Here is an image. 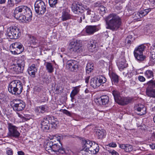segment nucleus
<instances>
[{
	"label": "nucleus",
	"mask_w": 155,
	"mask_h": 155,
	"mask_svg": "<svg viewBox=\"0 0 155 155\" xmlns=\"http://www.w3.org/2000/svg\"><path fill=\"white\" fill-rule=\"evenodd\" d=\"M15 18L25 21H30L31 20L32 13L30 8L24 5L16 7L14 12Z\"/></svg>",
	"instance_id": "nucleus-1"
},
{
	"label": "nucleus",
	"mask_w": 155,
	"mask_h": 155,
	"mask_svg": "<svg viewBox=\"0 0 155 155\" xmlns=\"http://www.w3.org/2000/svg\"><path fill=\"white\" fill-rule=\"evenodd\" d=\"M106 28L114 31L117 30L120 26L121 20L120 18L114 14H110L105 19Z\"/></svg>",
	"instance_id": "nucleus-2"
},
{
	"label": "nucleus",
	"mask_w": 155,
	"mask_h": 155,
	"mask_svg": "<svg viewBox=\"0 0 155 155\" xmlns=\"http://www.w3.org/2000/svg\"><path fill=\"white\" fill-rule=\"evenodd\" d=\"M22 90L23 84L19 80L13 81L9 84L8 91L13 94L18 95L21 93Z\"/></svg>",
	"instance_id": "nucleus-3"
},
{
	"label": "nucleus",
	"mask_w": 155,
	"mask_h": 155,
	"mask_svg": "<svg viewBox=\"0 0 155 155\" xmlns=\"http://www.w3.org/2000/svg\"><path fill=\"white\" fill-rule=\"evenodd\" d=\"M70 51L74 53H79L83 51V46L80 41L74 40L71 41L69 45Z\"/></svg>",
	"instance_id": "nucleus-4"
},
{
	"label": "nucleus",
	"mask_w": 155,
	"mask_h": 155,
	"mask_svg": "<svg viewBox=\"0 0 155 155\" xmlns=\"http://www.w3.org/2000/svg\"><path fill=\"white\" fill-rule=\"evenodd\" d=\"M146 46L143 45H141L136 48L134 52V57L139 62H142L145 60L146 56L143 54Z\"/></svg>",
	"instance_id": "nucleus-5"
},
{
	"label": "nucleus",
	"mask_w": 155,
	"mask_h": 155,
	"mask_svg": "<svg viewBox=\"0 0 155 155\" xmlns=\"http://www.w3.org/2000/svg\"><path fill=\"white\" fill-rule=\"evenodd\" d=\"M6 35L11 39H16L21 35L20 30L16 26H11L7 29Z\"/></svg>",
	"instance_id": "nucleus-6"
},
{
	"label": "nucleus",
	"mask_w": 155,
	"mask_h": 155,
	"mask_svg": "<svg viewBox=\"0 0 155 155\" xmlns=\"http://www.w3.org/2000/svg\"><path fill=\"white\" fill-rule=\"evenodd\" d=\"M34 6L35 11L38 15H43L46 11V6L41 0L36 1L35 3Z\"/></svg>",
	"instance_id": "nucleus-7"
},
{
	"label": "nucleus",
	"mask_w": 155,
	"mask_h": 155,
	"mask_svg": "<svg viewBox=\"0 0 155 155\" xmlns=\"http://www.w3.org/2000/svg\"><path fill=\"white\" fill-rule=\"evenodd\" d=\"M10 105L14 111H19L22 110L25 107V104L21 100H13L10 103Z\"/></svg>",
	"instance_id": "nucleus-8"
},
{
	"label": "nucleus",
	"mask_w": 155,
	"mask_h": 155,
	"mask_svg": "<svg viewBox=\"0 0 155 155\" xmlns=\"http://www.w3.org/2000/svg\"><path fill=\"white\" fill-rule=\"evenodd\" d=\"M107 81L106 78L103 76H99L91 78V86L95 88L99 87L102 83H105Z\"/></svg>",
	"instance_id": "nucleus-9"
},
{
	"label": "nucleus",
	"mask_w": 155,
	"mask_h": 155,
	"mask_svg": "<svg viewBox=\"0 0 155 155\" xmlns=\"http://www.w3.org/2000/svg\"><path fill=\"white\" fill-rule=\"evenodd\" d=\"M147 84L146 92L147 95L149 97L155 98V81L150 80Z\"/></svg>",
	"instance_id": "nucleus-10"
},
{
	"label": "nucleus",
	"mask_w": 155,
	"mask_h": 155,
	"mask_svg": "<svg viewBox=\"0 0 155 155\" xmlns=\"http://www.w3.org/2000/svg\"><path fill=\"white\" fill-rule=\"evenodd\" d=\"M17 63L16 65H15L12 68V71L14 73L16 74L23 73L25 66L24 61L19 59L17 61Z\"/></svg>",
	"instance_id": "nucleus-11"
},
{
	"label": "nucleus",
	"mask_w": 155,
	"mask_h": 155,
	"mask_svg": "<svg viewBox=\"0 0 155 155\" xmlns=\"http://www.w3.org/2000/svg\"><path fill=\"white\" fill-rule=\"evenodd\" d=\"M8 128L9 131L8 135L9 137L18 138L19 137L20 134L17 130V127L14 126L12 124H9Z\"/></svg>",
	"instance_id": "nucleus-12"
},
{
	"label": "nucleus",
	"mask_w": 155,
	"mask_h": 155,
	"mask_svg": "<svg viewBox=\"0 0 155 155\" xmlns=\"http://www.w3.org/2000/svg\"><path fill=\"white\" fill-rule=\"evenodd\" d=\"M57 143H53L52 147V152L54 151L57 154H64L66 153V151L64 148L62 147V145L60 143L59 140H57Z\"/></svg>",
	"instance_id": "nucleus-13"
},
{
	"label": "nucleus",
	"mask_w": 155,
	"mask_h": 155,
	"mask_svg": "<svg viewBox=\"0 0 155 155\" xmlns=\"http://www.w3.org/2000/svg\"><path fill=\"white\" fill-rule=\"evenodd\" d=\"M66 67L68 70L72 71H77L79 66L78 62L74 60H69L68 61L66 64Z\"/></svg>",
	"instance_id": "nucleus-14"
},
{
	"label": "nucleus",
	"mask_w": 155,
	"mask_h": 155,
	"mask_svg": "<svg viewBox=\"0 0 155 155\" xmlns=\"http://www.w3.org/2000/svg\"><path fill=\"white\" fill-rule=\"evenodd\" d=\"M81 3H73L71 6L72 11L76 14H82L84 12L85 8Z\"/></svg>",
	"instance_id": "nucleus-15"
},
{
	"label": "nucleus",
	"mask_w": 155,
	"mask_h": 155,
	"mask_svg": "<svg viewBox=\"0 0 155 155\" xmlns=\"http://www.w3.org/2000/svg\"><path fill=\"white\" fill-rule=\"evenodd\" d=\"M95 102L98 105H106L109 102V97L107 95L101 96L100 97L97 98L94 100Z\"/></svg>",
	"instance_id": "nucleus-16"
},
{
	"label": "nucleus",
	"mask_w": 155,
	"mask_h": 155,
	"mask_svg": "<svg viewBox=\"0 0 155 155\" xmlns=\"http://www.w3.org/2000/svg\"><path fill=\"white\" fill-rule=\"evenodd\" d=\"M135 110H136L138 113H137L138 115L142 116L145 114L146 113V108L144 105L141 104H139L136 105L134 107Z\"/></svg>",
	"instance_id": "nucleus-17"
},
{
	"label": "nucleus",
	"mask_w": 155,
	"mask_h": 155,
	"mask_svg": "<svg viewBox=\"0 0 155 155\" xmlns=\"http://www.w3.org/2000/svg\"><path fill=\"white\" fill-rule=\"evenodd\" d=\"M47 116L49 123L51 125V127L53 129L56 128L59 124L58 119L51 115H48Z\"/></svg>",
	"instance_id": "nucleus-18"
},
{
	"label": "nucleus",
	"mask_w": 155,
	"mask_h": 155,
	"mask_svg": "<svg viewBox=\"0 0 155 155\" xmlns=\"http://www.w3.org/2000/svg\"><path fill=\"white\" fill-rule=\"evenodd\" d=\"M120 100L117 103L119 105H124L133 102L134 100V98L130 97H121Z\"/></svg>",
	"instance_id": "nucleus-19"
},
{
	"label": "nucleus",
	"mask_w": 155,
	"mask_h": 155,
	"mask_svg": "<svg viewBox=\"0 0 155 155\" xmlns=\"http://www.w3.org/2000/svg\"><path fill=\"white\" fill-rule=\"evenodd\" d=\"M99 29L97 26H87L85 28L86 32L88 35L93 34L95 32L98 31Z\"/></svg>",
	"instance_id": "nucleus-20"
},
{
	"label": "nucleus",
	"mask_w": 155,
	"mask_h": 155,
	"mask_svg": "<svg viewBox=\"0 0 155 155\" xmlns=\"http://www.w3.org/2000/svg\"><path fill=\"white\" fill-rule=\"evenodd\" d=\"M47 107L45 105H43L37 107L35 108V111L37 114H43L47 110Z\"/></svg>",
	"instance_id": "nucleus-21"
},
{
	"label": "nucleus",
	"mask_w": 155,
	"mask_h": 155,
	"mask_svg": "<svg viewBox=\"0 0 155 155\" xmlns=\"http://www.w3.org/2000/svg\"><path fill=\"white\" fill-rule=\"evenodd\" d=\"M87 10V14L90 15V17L92 18V20L96 21L98 20V18L95 15L94 12L91 10L89 8L86 9Z\"/></svg>",
	"instance_id": "nucleus-22"
},
{
	"label": "nucleus",
	"mask_w": 155,
	"mask_h": 155,
	"mask_svg": "<svg viewBox=\"0 0 155 155\" xmlns=\"http://www.w3.org/2000/svg\"><path fill=\"white\" fill-rule=\"evenodd\" d=\"M93 142L88 140H83L82 141L83 147L86 150H89V149L92 147V145Z\"/></svg>",
	"instance_id": "nucleus-23"
},
{
	"label": "nucleus",
	"mask_w": 155,
	"mask_h": 155,
	"mask_svg": "<svg viewBox=\"0 0 155 155\" xmlns=\"http://www.w3.org/2000/svg\"><path fill=\"white\" fill-rule=\"evenodd\" d=\"M96 134L98 139H102L105 137L106 132L104 129H97L96 131Z\"/></svg>",
	"instance_id": "nucleus-24"
},
{
	"label": "nucleus",
	"mask_w": 155,
	"mask_h": 155,
	"mask_svg": "<svg viewBox=\"0 0 155 155\" xmlns=\"http://www.w3.org/2000/svg\"><path fill=\"white\" fill-rule=\"evenodd\" d=\"M99 150V147L98 145L95 142H93L92 147L89 149V151L91 154H96L97 153Z\"/></svg>",
	"instance_id": "nucleus-25"
},
{
	"label": "nucleus",
	"mask_w": 155,
	"mask_h": 155,
	"mask_svg": "<svg viewBox=\"0 0 155 155\" xmlns=\"http://www.w3.org/2000/svg\"><path fill=\"white\" fill-rule=\"evenodd\" d=\"M110 77L112 84L117 85L119 82V76L116 74L112 73L110 75Z\"/></svg>",
	"instance_id": "nucleus-26"
},
{
	"label": "nucleus",
	"mask_w": 155,
	"mask_h": 155,
	"mask_svg": "<svg viewBox=\"0 0 155 155\" xmlns=\"http://www.w3.org/2000/svg\"><path fill=\"white\" fill-rule=\"evenodd\" d=\"M118 67L120 71H122L124 69L128 66V64L126 63L124 59L120 61L117 63Z\"/></svg>",
	"instance_id": "nucleus-27"
},
{
	"label": "nucleus",
	"mask_w": 155,
	"mask_h": 155,
	"mask_svg": "<svg viewBox=\"0 0 155 155\" xmlns=\"http://www.w3.org/2000/svg\"><path fill=\"white\" fill-rule=\"evenodd\" d=\"M112 93L115 101L118 103L121 97L120 96L119 92L116 90H114L112 91Z\"/></svg>",
	"instance_id": "nucleus-28"
},
{
	"label": "nucleus",
	"mask_w": 155,
	"mask_h": 155,
	"mask_svg": "<svg viewBox=\"0 0 155 155\" xmlns=\"http://www.w3.org/2000/svg\"><path fill=\"white\" fill-rule=\"evenodd\" d=\"M61 18L62 21H65L70 19L71 16L68 12L64 10L62 12Z\"/></svg>",
	"instance_id": "nucleus-29"
},
{
	"label": "nucleus",
	"mask_w": 155,
	"mask_h": 155,
	"mask_svg": "<svg viewBox=\"0 0 155 155\" xmlns=\"http://www.w3.org/2000/svg\"><path fill=\"white\" fill-rule=\"evenodd\" d=\"M94 69V64L91 62H89L87 63L86 66V73L89 74Z\"/></svg>",
	"instance_id": "nucleus-30"
},
{
	"label": "nucleus",
	"mask_w": 155,
	"mask_h": 155,
	"mask_svg": "<svg viewBox=\"0 0 155 155\" xmlns=\"http://www.w3.org/2000/svg\"><path fill=\"white\" fill-rule=\"evenodd\" d=\"M54 142H53L52 140L51 141H48L45 146V148L46 150L48 151V152L50 153L52 152V147L53 145V143Z\"/></svg>",
	"instance_id": "nucleus-31"
},
{
	"label": "nucleus",
	"mask_w": 155,
	"mask_h": 155,
	"mask_svg": "<svg viewBox=\"0 0 155 155\" xmlns=\"http://www.w3.org/2000/svg\"><path fill=\"white\" fill-rule=\"evenodd\" d=\"M46 70L49 73H51L54 71V68L51 63L46 62L45 63Z\"/></svg>",
	"instance_id": "nucleus-32"
},
{
	"label": "nucleus",
	"mask_w": 155,
	"mask_h": 155,
	"mask_svg": "<svg viewBox=\"0 0 155 155\" xmlns=\"http://www.w3.org/2000/svg\"><path fill=\"white\" fill-rule=\"evenodd\" d=\"M14 50V52L17 54H19L22 52L24 50V47L22 44L20 43L19 46Z\"/></svg>",
	"instance_id": "nucleus-33"
},
{
	"label": "nucleus",
	"mask_w": 155,
	"mask_h": 155,
	"mask_svg": "<svg viewBox=\"0 0 155 155\" xmlns=\"http://www.w3.org/2000/svg\"><path fill=\"white\" fill-rule=\"evenodd\" d=\"M96 41L92 40L87 45L88 48L90 49H92L94 48H96Z\"/></svg>",
	"instance_id": "nucleus-34"
},
{
	"label": "nucleus",
	"mask_w": 155,
	"mask_h": 155,
	"mask_svg": "<svg viewBox=\"0 0 155 155\" xmlns=\"http://www.w3.org/2000/svg\"><path fill=\"white\" fill-rule=\"evenodd\" d=\"M150 11L151 9L150 8H148L139 11V12L141 15V17H142L147 15L148 13Z\"/></svg>",
	"instance_id": "nucleus-35"
},
{
	"label": "nucleus",
	"mask_w": 155,
	"mask_h": 155,
	"mask_svg": "<svg viewBox=\"0 0 155 155\" xmlns=\"http://www.w3.org/2000/svg\"><path fill=\"white\" fill-rule=\"evenodd\" d=\"M80 90L78 87H74L73 90L71 91L70 94V96L73 97L76 95L79 91Z\"/></svg>",
	"instance_id": "nucleus-36"
},
{
	"label": "nucleus",
	"mask_w": 155,
	"mask_h": 155,
	"mask_svg": "<svg viewBox=\"0 0 155 155\" xmlns=\"http://www.w3.org/2000/svg\"><path fill=\"white\" fill-rule=\"evenodd\" d=\"M89 151V150H86V149L84 148L81 150L78 154V155H89L91 153Z\"/></svg>",
	"instance_id": "nucleus-37"
},
{
	"label": "nucleus",
	"mask_w": 155,
	"mask_h": 155,
	"mask_svg": "<svg viewBox=\"0 0 155 155\" xmlns=\"http://www.w3.org/2000/svg\"><path fill=\"white\" fill-rule=\"evenodd\" d=\"M105 11V8L102 5L99 7L97 10V12L100 14L102 15L104 14L106 12Z\"/></svg>",
	"instance_id": "nucleus-38"
},
{
	"label": "nucleus",
	"mask_w": 155,
	"mask_h": 155,
	"mask_svg": "<svg viewBox=\"0 0 155 155\" xmlns=\"http://www.w3.org/2000/svg\"><path fill=\"white\" fill-rule=\"evenodd\" d=\"M145 75L147 78H150L153 77V73L152 71L147 70L145 72Z\"/></svg>",
	"instance_id": "nucleus-39"
},
{
	"label": "nucleus",
	"mask_w": 155,
	"mask_h": 155,
	"mask_svg": "<svg viewBox=\"0 0 155 155\" xmlns=\"http://www.w3.org/2000/svg\"><path fill=\"white\" fill-rule=\"evenodd\" d=\"M44 124L45 125H50L47 116L44 117L43 120L41 121V125Z\"/></svg>",
	"instance_id": "nucleus-40"
},
{
	"label": "nucleus",
	"mask_w": 155,
	"mask_h": 155,
	"mask_svg": "<svg viewBox=\"0 0 155 155\" xmlns=\"http://www.w3.org/2000/svg\"><path fill=\"white\" fill-rule=\"evenodd\" d=\"M132 10V8L130 6H128L126 7L125 11V12H127V11H128V12H129V13H128V15H129L133 14V12Z\"/></svg>",
	"instance_id": "nucleus-41"
},
{
	"label": "nucleus",
	"mask_w": 155,
	"mask_h": 155,
	"mask_svg": "<svg viewBox=\"0 0 155 155\" xmlns=\"http://www.w3.org/2000/svg\"><path fill=\"white\" fill-rule=\"evenodd\" d=\"M58 0H49V3L50 6L54 7L58 2Z\"/></svg>",
	"instance_id": "nucleus-42"
},
{
	"label": "nucleus",
	"mask_w": 155,
	"mask_h": 155,
	"mask_svg": "<svg viewBox=\"0 0 155 155\" xmlns=\"http://www.w3.org/2000/svg\"><path fill=\"white\" fill-rule=\"evenodd\" d=\"M50 125H41V129L45 132H47L50 128Z\"/></svg>",
	"instance_id": "nucleus-43"
},
{
	"label": "nucleus",
	"mask_w": 155,
	"mask_h": 155,
	"mask_svg": "<svg viewBox=\"0 0 155 155\" xmlns=\"http://www.w3.org/2000/svg\"><path fill=\"white\" fill-rule=\"evenodd\" d=\"M30 42L33 45L38 43V40L34 36L30 37Z\"/></svg>",
	"instance_id": "nucleus-44"
},
{
	"label": "nucleus",
	"mask_w": 155,
	"mask_h": 155,
	"mask_svg": "<svg viewBox=\"0 0 155 155\" xmlns=\"http://www.w3.org/2000/svg\"><path fill=\"white\" fill-rule=\"evenodd\" d=\"M37 69L35 71H28V74L32 78H35V73L37 72Z\"/></svg>",
	"instance_id": "nucleus-45"
},
{
	"label": "nucleus",
	"mask_w": 155,
	"mask_h": 155,
	"mask_svg": "<svg viewBox=\"0 0 155 155\" xmlns=\"http://www.w3.org/2000/svg\"><path fill=\"white\" fill-rule=\"evenodd\" d=\"M133 150V147L129 144H126L125 151L128 152L131 151Z\"/></svg>",
	"instance_id": "nucleus-46"
},
{
	"label": "nucleus",
	"mask_w": 155,
	"mask_h": 155,
	"mask_svg": "<svg viewBox=\"0 0 155 155\" xmlns=\"http://www.w3.org/2000/svg\"><path fill=\"white\" fill-rule=\"evenodd\" d=\"M133 15L134 16V18L135 19H139L140 18H142V17H141V15L140 14L139 11L137 12L134 13Z\"/></svg>",
	"instance_id": "nucleus-47"
},
{
	"label": "nucleus",
	"mask_w": 155,
	"mask_h": 155,
	"mask_svg": "<svg viewBox=\"0 0 155 155\" xmlns=\"http://www.w3.org/2000/svg\"><path fill=\"white\" fill-rule=\"evenodd\" d=\"M36 69H37V68L36 67L35 65L33 64L28 67L27 70V71H34Z\"/></svg>",
	"instance_id": "nucleus-48"
},
{
	"label": "nucleus",
	"mask_w": 155,
	"mask_h": 155,
	"mask_svg": "<svg viewBox=\"0 0 155 155\" xmlns=\"http://www.w3.org/2000/svg\"><path fill=\"white\" fill-rule=\"evenodd\" d=\"M150 60L153 63H155V52L152 54L150 55Z\"/></svg>",
	"instance_id": "nucleus-49"
},
{
	"label": "nucleus",
	"mask_w": 155,
	"mask_h": 155,
	"mask_svg": "<svg viewBox=\"0 0 155 155\" xmlns=\"http://www.w3.org/2000/svg\"><path fill=\"white\" fill-rule=\"evenodd\" d=\"M132 36L131 35H128L126 39V41H127V43L129 44H131L132 41Z\"/></svg>",
	"instance_id": "nucleus-50"
},
{
	"label": "nucleus",
	"mask_w": 155,
	"mask_h": 155,
	"mask_svg": "<svg viewBox=\"0 0 155 155\" xmlns=\"http://www.w3.org/2000/svg\"><path fill=\"white\" fill-rule=\"evenodd\" d=\"M6 153L8 155H12L13 151L10 148H8L6 150Z\"/></svg>",
	"instance_id": "nucleus-51"
},
{
	"label": "nucleus",
	"mask_w": 155,
	"mask_h": 155,
	"mask_svg": "<svg viewBox=\"0 0 155 155\" xmlns=\"http://www.w3.org/2000/svg\"><path fill=\"white\" fill-rule=\"evenodd\" d=\"M63 110V113H64V114L70 117L71 116V112H69L67 110L65 109H64Z\"/></svg>",
	"instance_id": "nucleus-52"
},
{
	"label": "nucleus",
	"mask_w": 155,
	"mask_h": 155,
	"mask_svg": "<svg viewBox=\"0 0 155 155\" xmlns=\"http://www.w3.org/2000/svg\"><path fill=\"white\" fill-rule=\"evenodd\" d=\"M20 44V43L19 42H16L12 44V48L13 49H15V48H17V47L19 46V45Z\"/></svg>",
	"instance_id": "nucleus-53"
},
{
	"label": "nucleus",
	"mask_w": 155,
	"mask_h": 155,
	"mask_svg": "<svg viewBox=\"0 0 155 155\" xmlns=\"http://www.w3.org/2000/svg\"><path fill=\"white\" fill-rule=\"evenodd\" d=\"M102 5V3L99 2H98L94 3V6L95 7H98L99 8Z\"/></svg>",
	"instance_id": "nucleus-54"
},
{
	"label": "nucleus",
	"mask_w": 155,
	"mask_h": 155,
	"mask_svg": "<svg viewBox=\"0 0 155 155\" xmlns=\"http://www.w3.org/2000/svg\"><path fill=\"white\" fill-rule=\"evenodd\" d=\"M138 80L140 81L143 82L145 80V78L143 76H140L138 77Z\"/></svg>",
	"instance_id": "nucleus-55"
},
{
	"label": "nucleus",
	"mask_w": 155,
	"mask_h": 155,
	"mask_svg": "<svg viewBox=\"0 0 155 155\" xmlns=\"http://www.w3.org/2000/svg\"><path fill=\"white\" fill-rule=\"evenodd\" d=\"M126 144H119V147L125 151Z\"/></svg>",
	"instance_id": "nucleus-56"
},
{
	"label": "nucleus",
	"mask_w": 155,
	"mask_h": 155,
	"mask_svg": "<svg viewBox=\"0 0 155 155\" xmlns=\"http://www.w3.org/2000/svg\"><path fill=\"white\" fill-rule=\"evenodd\" d=\"M110 153L112 155H119L118 153L114 150H113L110 152Z\"/></svg>",
	"instance_id": "nucleus-57"
},
{
	"label": "nucleus",
	"mask_w": 155,
	"mask_h": 155,
	"mask_svg": "<svg viewBox=\"0 0 155 155\" xmlns=\"http://www.w3.org/2000/svg\"><path fill=\"white\" fill-rule=\"evenodd\" d=\"M110 147H117V145L115 143H111L109 144Z\"/></svg>",
	"instance_id": "nucleus-58"
},
{
	"label": "nucleus",
	"mask_w": 155,
	"mask_h": 155,
	"mask_svg": "<svg viewBox=\"0 0 155 155\" xmlns=\"http://www.w3.org/2000/svg\"><path fill=\"white\" fill-rule=\"evenodd\" d=\"M90 78V76H88L85 78V82L87 84L88 83Z\"/></svg>",
	"instance_id": "nucleus-59"
},
{
	"label": "nucleus",
	"mask_w": 155,
	"mask_h": 155,
	"mask_svg": "<svg viewBox=\"0 0 155 155\" xmlns=\"http://www.w3.org/2000/svg\"><path fill=\"white\" fill-rule=\"evenodd\" d=\"M85 18V15L83 14L80 17V22H81L82 21V19H84Z\"/></svg>",
	"instance_id": "nucleus-60"
},
{
	"label": "nucleus",
	"mask_w": 155,
	"mask_h": 155,
	"mask_svg": "<svg viewBox=\"0 0 155 155\" xmlns=\"http://www.w3.org/2000/svg\"><path fill=\"white\" fill-rule=\"evenodd\" d=\"M17 153L18 155H25L24 153L22 151H18Z\"/></svg>",
	"instance_id": "nucleus-61"
},
{
	"label": "nucleus",
	"mask_w": 155,
	"mask_h": 155,
	"mask_svg": "<svg viewBox=\"0 0 155 155\" xmlns=\"http://www.w3.org/2000/svg\"><path fill=\"white\" fill-rule=\"evenodd\" d=\"M150 146L152 149H155V144H150Z\"/></svg>",
	"instance_id": "nucleus-62"
},
{
	"label": "nucleus",
	"mask_w": 155,
	"mask_h": 155,
	"mask_svg": "<svg viewBox=\"0 0 155 155\" xmlns=\"http://www.w3.org/2000/svg\"><path fill=\"white\" fill-rule=\"evenodd\" d=\"M6 0H0V4H3L5 3Z\"/></svg>",
	"instance_id": "nucleus-63"
},
{
	"label": "nucleus",
	"mask_w": 155,
	"mask_h": 155,
	"mask_svg": "<svg viewBox=\"0 0 155 155\" xmlns=\"http://www.w3.org/2000/svg\"><path fill=\"white\" fill-rule=\"evenodd\" d=\"M8 3L9 5H11V6L12 5L11 0H8Z\"/></svg>",
	"instance_id": "nucleus-64"
}]
</instances>
